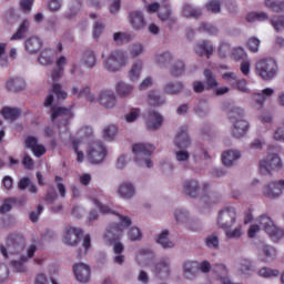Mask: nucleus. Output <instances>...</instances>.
Wrapping results in <instances>:
<instances>
[{"mask_svg":"<svg viewBox=\"0 0 284 284\" xmlns=\"http://www.w3.org/2000/svg\"><path fill=\"white\" fill-rule=\"evenodd\" d=\"M102 59L106 72H119L128 65V54L121 50H114L108 57L102 54Z\"/></svg>","mask_w":284,"mask_h":284,"instance_id":"nucleus-1","label":"nucleus"},{"mask_svg":"<svg viewBox=\"0 0 284 284\" xmlns=\"http://www.w3.org/2000/svg\"><path fill=\"white\" fill-rule=\"evenodd\" d=\"M255 72L263 81H272L278 74V63L272 58L261 59L255 63Z\"/></svg>","mask_w":284,"mask_h":284,"instance_id":"nucleus-2","label":"nucleus"},{"mask_svg":"<svg viewBox=\"0 0 284 284\" xmlns=\"http://www.w3.org/2000/svg\"><path fill=\"white\" fill-rule=\"evenodd\" d=\"M132 152L135 154L134 161L140 168H152L153 163L150 160L154 146L152 144L136 143L132 145Z\"/></svg>","mask_w":284,"mask_h":284,"instance_id":"nucleus-3","label":"nucleus"},{"mask_svg":"<svg viewBox=\"0 0 284 284\" xmlns=\"http://www.w3.org/2000/svg\"><path fill=\"white\" fill-rule=\"evenodd\" d=\"M258 223L264 232L270 236L273 243H278L284 239L283 229L278 227L276 223L267 214H263L258 217Z\"/></svg>","mask_w":284,"mask_h":284,"instance_id":"nucleus-4","label":"nucleus"},{"mask_svg":"<svg viewBox=\"0 0 284 284\" xmlns=\"http://www.w3.org/2000/svg\"><path fill=\"white\" fill-rule=\"evenodd\" d=\"M74 116L71 108L65 106H53L50 110V119L53 125L57 128H68L71 119Z\"/></svg>","mask_w":284,"mask_h":284,"instance_id":"nucleus-5","label":"nucleus"},{"mask_svg":"<svg viewBox=\"0 0 284 284\" xmlns=\"http://www.w3.org/2000/svg\"><path fill=\"white\" fill-rule=\"evenodd\" d=\"M281 168H283V161L276 153H271L266 156V159L260 161V172L264 176L272 174V172L276 170H281Z\"/></svg>","mask_w":284,"mask_h":284,"instance_id":"nucleus-6","label":"nucleus"},{"mask_svg":"<svg viewBox=\"0 0 284 284\" xmlns=\"http://www.w3.org/2000/svg\"><path fill=\"white\" fill-rule=\"evenodd\" d=\"M236 223V209L232 206H226L219 212L217 225L221 230H231Z\"/></svg>","mask_w":284,"mask_h":284,"instance_id":"nucleus-7","label":"nucleus"},{"mask_svg":"<svg viewBox=\"0 0 284 284\" xmlns=\"http://www.w3.org/2000/svg\"><path fill=\"white\" fill-rule=\"evenodd\" d=\"M7 247L3 244L0 245V252L4 258H8L9 254H19L23 250V237L11 235L7 239Z\"/></svg>","mask_w":284,"mask_h":284,"instance_id":"nucleus-8","label":"nucleus"},{"mask_svg":"<svg viewBox=\"0 0 284 284\" xmlns=\"http://www.w3.org/2000/svg\"><path fill=\"white\" fill-rule=\"evenodd\" d=\"M93 203L102 214H114L115 216L119 217L120 223H115V225H119L120 230H122V233H123V230H128V227L132 225V220L130 219V216L121 215L110 210V206L104 205L97 199L93 200Z\"/></svg>","mask_w":284,"mask_h":284,"instance_id":"nucleus-9","label":"nucleus"},{"mask_svg":"<svg viewBox=\"0 0 284 284\" xmlns=\"http://www.w3.org/2000/svg\"><path fill=\"white\" fill-rule=\"evenodd\" d=\"M81 236H83V230L74 226H67L63 235L64 245L69 247H77L81 243Z\"/></svg>","mask_w":284,"mask_h":284,"instance_id":"nucleus-10","label":"nucleus"},{"mask_svg":"<svg viewBox=\"0 0 284 284\" xmlns=\"http://www.w3.org/2000/svg\"><path fill=\"white\" fill-rule=\"evenodd\" d=\"M103 159H105V146L103 145V142H94L89 149L88 161L93 165H97L103 163Z\"/></svg>","mask_w":284,"mask_h":284,"instance_id":"nucleus-11","label":"nucleus"},{"mask_svg":"<svg viewBox=\"0 0 284 284\" xmlns=\"http://www.w3.org/2000/svg\"><path fill=\"white\" fill-rule=\"evenodd\" d=\"M153 274L158 278H169L172 274V263L170 257L160 258L152 268Z\"/></svg>","mask_w":284,"mask_h":284,"instance_id":"nucleus-12","label":"nucleus"},{"mask_svg":"<svg viewBox=\"0 0 284 284\" xmlns=\"http://www.w3.org/2000/svg\"><path fill=\"white\" fill-rule=\"evenodd\" d=\"M98 102L105 110H113L116 108V93L110 89H103L99 93Z\"/></svg>","mask_w":284,"mask_h":284,"instance_id":"nucleus-13","label":"nucleus"},{"mask_svg":"<svg viewBox=\"0 0 284 284\" xmlns=\"http://www.w3.org/2000/svg\"><path fill=\"white\" fill-rule=\"evenodd\" d=\"M129 23L135 32H141L142 30H145L148 22L145 21V16H143V12L139 10L131 11L129 13Z\"/></svg>","mask_w":284,"mask_h":284,"instance_id":"nucleus-14","label":"nucleus"},{"mask_svg":"<svg viewBox=\"0 0 284 284\" xmlns=\"http://www.w3.org/2000/svg\"><path fill=\"white\" fill-rule=\"evenodd\" d=\"M73 273L79 283H90L92 271L85 263L73 264Z\"/></svg>","mask_w":284,"mask_h":284,"instance_id":"nucleus-15","label":"nucleus"},{"mask_svg":"<svg viewBox=\"0 0 284 284\" xmlns=\"http://www.w3.org/2000/svg\"><path fill=\"white\" fill-rule=\"evenodd\" d=\"M182 192L189 199H199L201 194V185L199 184V180H186L182 185Z\"/></svg>","mask_w":284,"mask_h":284,"instance_id":"nucleus-16","label":"nucleus"},{"mask_svg":"<svg viewBox=\"0 0 284 284\" xmlns=\"http://www.w3.org/2000/svg\"><path fill=\"white\" fill-rule=\"evenodd\" d=\"M123 236L122 229L119 227V224L113 223L104 233V241L109 245H112V243H116V241H121V237Z\"/></svg>","mask_w":284,"mask_h":284,"instance_id":"nucleus-17","label":"nucleus"},{"mask_svg":"<svg viewBox=\"0 0 284 284\" xmlns=\"http://www.w3.org/2000/svg\"><path fill=\"white\" fill-rule=\"evenodd\" d=\"M116 193L121 199L130 201L136 194V187L132 184V182H122L119 184L116 189Z\"/></svg>","mask_w":284,"mask_h":284,"instance_id":"nucleus-18","label":"nucleus"},{"mask_svg":"<svg viewBox=\"0 0 284 284\" xmlns=\"http://www.w3.org/2000/svg\"><path fill=\"white\" fill-rule=\"evenodd\" d=\"M194 52L199 57L210 59L214 54V44L210 40H202L195 45Z\"/></svg>","mask_w":284,"mask_h":284,"instance_id":"nucleus-19","label":"nucleus"},{"mask_svg":"<svg viewBox=\"0 0 284 284\" xmlns=\"http://www.w3.org/2000/svg\"><path fill=\"white\" fill-rule=\"evenodd\" d=\"M174 145L178 150H187L190 145H192V140H190V134L187 131L181 129L174 139Z\"/></svg>","mask_w":284,"mask_h":284,"instance_id":"nucleus-20","label":"nucleus"},{"mask_svg":"<svg viewBox=\"0 0 284 284\" xmlns=\"http://www.w3.org/2000/svg\"><path fill=\"white\" fill-rule=\"evenodd\" d=\"M232 135L235 139H242L244 134H247V130H250V123L246 120L240 119L232 122Z\"/></svg>","mask_w":284,"mask_h":284,"instance_id":"nucleus-21","label":"nucleus"},{"mask_svg":"<svg viewBox=\"0 0 284 284\" xmlns=\"http://www.w3.org/2000/svg\"><path fill=\"white\" fill-rule=\"evenodd\" d=\"M82 65H85L88 70L97 68V52L92 49H85L81 57Z\"/></svg>","mask_w":284,"mask_h":284,"instance_id":"nucleus-22","label":"nucleus"},{"mask_svg":"<svg viewBox=\"0 0 284 284\" xmlns=\"http://www.w3.org/2000/svg\"><path fill=\"white\" fill-rule=\"evenodd\" d=\"M41 48H43V41L37 36H32L24 41V49L29 54H37Z\"/></svg>","mask_w":284,"mask_h":284,"instance_id":"nucleus-23","label":"nucleus"},{"mask_svg":"<svg viewBox=\"0 0 284 284\" xmlns=\"http://www.w3.org/2000/svg\"><path fill=\"white\" fill-rule=\"evenodd\" d=\"M237 272L242 276H251V274L254 272V262L247 257H242L237 262Z\"/></svg>","mask_w":284,"mask_h":284,"instance_id":"nucleus-24","label":"nucleus"},{"mask_svg":"<svg viewBox=\"0 0 284 284\" xmlns=\"http://www.w3.org/2000/svg\"><path fill=\"white\" fill-rule=\"evenodd\" d=\"M163 125V115L156 111H150L146 120L148 130H159Z\"/></svg>","mask_w":284,"mask_h":284,"instance_id":"nucleus-25","label":"nucleus"},{"mask_svg":"<svg viewBox=\"0 0 284 284\" xmlns=\"http://www.w3.org/2000/svg\"><path fill=\"white\" fill-rule=\"evenodd\" d=\"M241 159V152L237 150H227L222 153V163L226 168H232Z\"/></svg>","mask_w":284,"mask_h":284,"instance_id":"nucleus-26","label":"nucleus"},{"mask_svg":"<svg viewBox=\"0 0 284 284\" xmlns=\"http://www.w3.org/2000/svg\"><path fill=\"white\" fill-rule=\"evenodd\" d=\"M65 63H68V59L63 55L57 60L55 62L57 68L51 71V81H59L60 79L63 78Z\"/></svg>","mask_w":284,"mask_h":284,"instance_id":"nucleus-27","label":"nucleus"},{"mask_svg":"<svg viewBox=\"0 0 284 284\" xmlns=\"http://www.w3.org/2000/svg\"><path fill=\"white\" fill-rule=\"evenodd\" d=\"M115 92L120 99H128L134 92V87L128 82L120 81L115 84Z\"/></svg>","mask_w":284,"mask_h":284,"instance_id":"nucleus-28","label":"nucleus"},{"mask_svg":"<svg viewBox=\"0 0 284 284\" xmlns=\"http://www.w3.org/2000/svg\"><path fill=\"white\" fill-rule=\"evenodd\" d=\"M262 192L266 199H278L281 196V189L276 182L265 184Z\"/></svg>","mask_w":284,"mask_h":284,"instance_id":"nucleus-29","label":"nucleus"},{"mask_svg":"<svg viewBox=\"0 0 284 284\" xmlns=\"http://www.w3.org/2000/svg\"><path fill=\"white\" fill-rule=\"evenodd\" d=\"M276 250L272 245L264 244L261 248V261L262 263H271L276 258Z\"/></svg>","mask_w":284,"mask_h":284,"instance_id":"nucleus-30","label":"nucleus"},{"mask_svg":"<svg viewBox=\"0 0 284 284\" xmlns=\"http://www.w3.org/2000/svg\"><path fill=\"white\" fill-rule=\"evenodd\" d=\"M164 94H171L172 97H176V94H181L183 92V82H168L163 85Z\"/></svg>","mask_w":284,"mask_h":284,"instance_id":"nucleus-31","label":"nucleus"},{"mask_svg":"<svg viewBox=\"0 0 284 284\" xmlns=\"http://www.w3.org/2000/svg\"><path fill=\"white\" fill-rule=\"evenodd\" d=\"M7 90L10 92H21V90H26V80L22 78H10L7 81Z\"/></svg>","mask_w":284,"mask_h":284,"instance_id":"nucleus-32","label":"nucleus"},{"mask_svg":"<svg viewBox=\"0 0 284 284\" xmlns=\"http://www.w3.org/2000/svg\"><path fill=\"white\" fill-rule=\"evenodd\" d=\"M28 30H30V21L23 20L16 33H13V36L10 38V41H21V39H26Z\"/></svg>","mask_w":284,"mask_h":284,"instance_id":"nucleus-33","label":"nucleus"},{"mask_svg":"<svg viewBox=\"0 0 284 284\" xmlns=\"http://www.w3.org/2000/svg\"><path fill=\"white\" fill-rule=\"evenodd\" d=\"M174 60V55H172V52L164 51L162 53L155 54V63L160 65V68H168Z\"/></svg>","mask_w":284,"mask_h":284,"instance_id":"nucleus-34","label":"nucleus"},{"mask_svg":"<svg viewBox=\"0 0 284 284\" xmlns=\"http://www.w3.org/2000/svg\"><path fill=\"white\" fill-rule=\"evenodd\" d=\"M226 114H227L231 123H234V121H241V119H243V116H245V110L241 106L231 105L227 109Z\"/></svg>","mask_w":284,"mask_h":284,"instance_id":"nucleus-35","label":"nucleus"},{"mask_svg":"<svg viewBox=\"0 0 284 284\" xmlns=\"http://www.w3.org/2000/svg\"><path fill=\"white\" fill-rule=\"evenodd\" d=\"M1 114L6 121H17L19 116H21V109L19 108H11V106H4L1 110Z\"/></svg>","mask_w":284,"mask_h":284,"instance_id":"nucleus-36","label":"nucleus"},{"mask_svg":"<svg viewBox=\"0 0 284 284\" xmlns=\"http://www.w3.org/2000/svg\"><path fill=\"white\" fill-rule=\"evenodd\" d=\"M206 90H216L219 88V80H216V75L210 69H205L203 71Z\"/></svg>","mask_w":284,"mask_h":284,"instance_id":"nucleus-37","label":"nucleus"},{"mask_svg":"<svg viewBox=\"0 0 284 284\" xmlns=\"http://www.w3.org/2000/svg\"><path fill=\"white\" fill-rule=\"evenodd\" d=\"M170 236V231L164 230L160 234H158L156 243L163 247V250H172L174 247V242L168 239Z\"/></svg>","mask_w":284,"mask_h":284,"instance_id":"nucleus-38","label":"nucleus"},{"mask_svg":"<svg viewBox=\"0 0 284 284\" xmlns=\"http://www.w3.org/2000/svg\"><path fill=\"white\" fill-rule=\"evenodd\" d=\"M38 61L40 65H52V63H54V53L51 49H44L43 51H41Z\"/></svg>","mask_w":284,"mask_h":284,"instance_id":"nucleus-39","label":"nucleus"},{"mask_svg":"<svg viewBox=\"0 0 284 284\" xmlns=\"http://www.w3.org/2000/svg\"><path fill=\"white\" fill-rule=\"evenodd\" d=\"M174 216L178 223H181L182 225H186V227H191L192 220H190V213H187L186 210H183V209L175 210Z\"/></svg>","mask_w":284,"mask_h":284,"instance_id":"nucleus-40","label":"nucleus"},{"mask_svg":"<svg viewBox=\"0 0 284 284\" xmlns=\"http://www.w3.org/2000/svg\"><path fill=\"white\" fill-rule=\"evenodd\" d=\"M143 71V61L138 60L133 62L130 71H129V79L130 81H139L141 77V72Z\"/></svg>","mask_w":284,"mask_h":284,"instance_id":"nucleus-41","label":"nucleus"},{"mask_svg":"<svg viewBox=\"0 0 284 284\" xmlns=\"http://www.w3.org/2000/svg\"><path fill=\"white\" fill-rule=\"evenodd\" d=\"M171 77L179 78L185 72V62L183 60H176L169 70Z\"/></svg>","mask_w":284,"mask_h":284,"instance_id":"nucleus-42","label":"nucleus"},{"mask_svg":"<svg viewBox=\"0 0 284 284\" xmlns=\"http://www.w3.org/2000/svg\"><path fill=\"white\" fill-rule=\"evenodd\" d=\"M149 105H153L154 108H159L160 105H165V98L161 97L159 92L151 91L148 94Z\"/></svg>","mask_w":284,"mask_h":284,"instance_id":"nucleus-43","label":"nucleus"},{"mask_svg":"<svg viewBox=\"0 0 284 284\" xmlns=\"http://www.w3.org/2000/svg\"><path fill=\"white\" fill-rule=\"evenodd\" d=\"M182 14L183 17H185V19H199V17L203 14V12L201 11V9H196L190 4H185L183 7Z\"/></svg>","mask_w":284,"mask_h":284,"instance_id":"nucleus-44","label":"nucleus"},{"mask_svg":"<svg viewBox=\"0 0 284 284\" xmlns=\"http://www.w3.org/2000/svg\"><path fill=\"white\" fill-rule=\"evenodd\" d=\"M118 132H119V128L116 125L109 124L104 126L102 131L103 139H105V141H114V139H116Z\"/></svg>","mask_w":284,"mask_h":284,"instance_id":"nucleus-45","label":"nucleus"},{"mask_svg":"<svg viewBox=\"0 0 284 284\" xmlns=\"http://www.w3.org/2000/svg\"><path fill=\"white\" fill-rule=\"evenodd\" d=\"M194 267H196V262H192V261H186L183 264V275L185 276V278H187L189 281H192V278H194L195 274H194Z\"/></svg>","mask_w":284,"mask_h":284,"instance_id":"nucleus-46","label":"nucleus"},{"mask_svg":"<svg viewBox=\"0 0 284 284\" xmlns=\"http://www.w3.org/2000/svg\"><path fill=\"white\" fill-rule=\"evenodd\" d=\"M158 17L162 21H174L172 18V9H170V4H164L160 8Z\"/></svg>","mask_w":284,"mask_h":284,"instance_id":"nucleus-47","label":"nucleus"},{"mask_svg":"<svg viewBox=\"0 0 284 284\" xmlns=\"http://www.w3.org/2000/svg\"><path fill=\"white\" fill-rule=\"evenodd\" d=\"M205 245L210 250H219V233H212L205 237Z\"/></svg>","mask_w":284,"mask_h":284,"instance_id":"nucleus-48","label":"nucleus"},{"mask_svg":"<svg viewBox=\"0 0 284 284\" xmlns=\"http://www.w3.org/2000/svg\"><path fill=\"white\" fill-rule=\"evenodd\" d=\"M82 247L78 250V258H83L85 254H88V251L90 247H92V240L90 239V235H84L83 242H82Z\"/></svg>","mask_w":284,"mask_h":284,"instance_id":"nucleus-49","label":"nucleus"},{"mask_svg":"<svg viewBox=\"0 0 284 284\" xmlns=\"http://www.w3.org/2000/svg\"><path fill=\"white\" fill-rule=\"evenodd\" d=\"M52 92L55 94L58 101H65V99H68V92L63 90L60 83L54 82L52 84Z\"/></svg>","mask_w":284,"mask_h":284,"instance_id":"nucleus-50","label":"nucleus"},{"mask_svg":"<svg viewBox=\"0 0 284 284\" xmlns=\"http://www.w3.org/2000/svg\"><path fill=\"white\" fill-rule=\"evenodd\" d=\"M199 30L200 32H206L210 37H216L219 34V28L207 22H202Z\"/></svg>","mask_w":284,"mask_h":284,"instance_id":"nucleus-51","label":"nucleus"},{"mask_svg":"<svg viewBox=\"0 0 284 284\" xmlns=\"http://www.w3.org/2000/svg\"><path fill=\"white\" fill-rule=\"evenodd\" d=\"M225 236L227 239H235L239 240L241 236H243V226L239 225L235 229H224Z\"/></svg>","mask_w":284,"mask_h":284,"instance_id":"nucleus-52","label":"nucleus"},{"mask_svg":"<svg viewBox=\"0 0 284 284\" xmlns=\"http://www.w3.org/2000/svg\"><path fill=\"white\" fill-rule=\"evenodd\" d=\"M278 274H281L278 270L270 267H262L258 270V276H262V278H274L278 276Z\"/></svg>","mask_w":284,"mask_h":284,"instance_id":"nucleus-53","label":"nucleus"},{"mask_svg":"<svg viewBox=\"0 0 284 284\" xmlns=\"http://www.w3.org/2000/svg\"><path fill=\"white\" fill-rule=\"evenodd\" d=\"M247 21H270V16L266 12H252L247 16Z\"/></svg>","mask_w":284,"mask_h":284,"instance_id":"nucleus-54","label":"nucleus"},{"mask_svg":"<svg viewBox=\"0 0 284 284\" xmlns=\"http://www.w3.org/2000/svg\"><path fill=\"white\" fill-rule=\"evenodd\" d=\"M78 12H81V2L80 0H72L70 4V12L65 16V18L72 19V17H77Z\"/></svg>","mask_w":284,"mask_h":284,"instance_id":"nucleus-55","label":"nucleus"},{"mask_svg":"<svg viewBox=\"0 0 284 284\" xmlns=\"http://www.w3.org/2000/svg\"><path fill=\"white\" fill-rule=\"evenodd\" d=\"M271 24L273 26L274 30L277 32H283L284 30V16H275L271 19Z\"/></svg>","mask_w":284,"mask_h":284,"instance_id":"nucleus-56","label":"nucleus"},{"mask_svg":"<svg viewBox=\"0 0 284 284\" xmlns=\"http://www.w3.org/2000/svg\"><path fill=\"white\" fill-rule=\"evenodd\" d=\"M207 12H212L213 14H219L221 12V1L211 0L205 4Z\"/></svg>","mask_w":284,"mask_h":284,"instance_id":"nucleus-57","label":"nucleus"},{"mask_svg":"<svg viewBox=\"0 0 284 284\" xmlns=\"http://www.w3.org/2000/svg\"><path fill=\"white\" fill-rule=\"evenodd\" d=\"M175 161L178 163H187L190 161V152L185 151V149H180V151L175 152Z\"/></svg>","mask_w":284,"mask_h":284,"instance_id":"nucleus-58","label":"nucleus"},{"mask_svg":"<svg viewBox=\"0 0 284 284\" xmlns=\"http://www.w3.org/2000/svg\"><path fill=\"white\" fill-rule=\"evenodd\" d=\"M232 59L234 61H245L247 59V53H245L244 48H236L232 52Z\"/></svg>","mask_w":284,"mask_h":284,"instance_id":"nucleus-59","label":"nucleus"},{"mask_svg":"<svg viewBox=\"0 0 284 284\" xmlns=\"http://www.w3.org/2000/svg\"><path fill=\"white\" fill-rule=\"evenodd\" d=\"M144 50L145 48L140 42H135L131 45L130 54L133 59H136V57H141V54H143Z\"/></svg>","mask_w":284,"mask_h":284,"instance_id":"nucleus-60","label":"nucleus"},{"mask_svg":"<svg viewBox=\"0 0 284 284\" xmlns=\"http://www.w3.org/2000/svg\"><path fill=\"white\" fill-rule=\"evenodd\" d=\"M14 203H17V199L14 197H9L4 200L3 204L0 206V214H7V212H10Z\"/></svg>","mask_w":284,"mask_h":284,"instance_id":"nucleus-61","label":"nucleus"},{"mask_svg":"<svg viewBox=\"0 0 284 284\" xmlns=\"http://www.w3.org/2000/svg\"><path fill=\"white\" fill-rule=\"evenodd\" d=\"M265 7L271 10V12H281V1L277 0H265Z\"/></svg>","mask_w":284,"mask_h":284,"instance_id":"nucleus-62","label":"nucleus"},{"mask_svg":"<svg viewBox=\"0 0 284 284\" xmlns=\"http://www.w3.org/2000/svg\"><path fill=\"white\" fill-rule=\"evenodd\" d=\"M247 48L251 52H254V53L258 52V48H261V40H258V38L256 37L248 39Z\"/></svg>","mask_w":284,"mask_h":284,"instance_id":"nucleus-63","label":"nucleus"},{"mask_svg":"<svg viewBox=\"0 0 284 284\" xmlns=\"http://www.w3.org/2000/svg\"><path fill=\"white\" fill-rule=\"evenodd\" d=\"M128 234L130 241H141L143 239V234L139 227H131Z\"/></svg>","mask_w":284,"mask_h":284,"instance_id":"nucleus-64","label":"nucleus"}]
</instances>
